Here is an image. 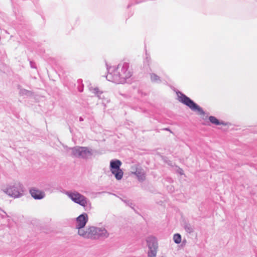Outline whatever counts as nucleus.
<instances>
[{
  "label": "nucleus",
  "mask_w": 257,
  "mask_h": 257,
  "mask_svg": "<svg viewBox=\"0 0 257 257\" xmlns=\"http://www.w3.org/2000/svg\"><path fill=\"white\" fill-rule=\"evenodd\" d=\"M107 65L108 74L106 78L109 81L119 84L124 83L126 80L130 78L132 75V72L129 69V63L123 62L119 63L117 67Z\"/></svg>",
  "instance_id": "obj_1"
},
{
  "label": "nucleus",
  "mask_w": 257,
  "mask_h": 257,
  "mask_svg": "<svg viewBox=\"0 0 257 257\" xmlns=\"http://www.w3.org/2000/svg\"><path fill=\"white\" fill-rule=\"evenodd\" d=\"M176 93L178 97V100L182 104L188 107L191 110L197 112L199 115H204L206 114L203 108L190 97L179 91L177 92Z\"/></svg>",
  "instance_id": "obj_2"
},
{
  "label": "nucleus",
  "mask_w": 257,
  "mask_h": 257,
  "mask_svg": "<svg viewBox=\"0 0 257 257\" xmlns=\"http://www.w3.org/2000/svg\"><path fill=\"white\" fill-rule=\"evenodd\" d=\"M25 189L20 182H15L13 185L8 186L4 192L14 198H20L24 194Z\"/></svg>",
  "instance_id": "obj_3"
},
{
  "label": "nucleus",
  "mask_w": 257,
  "mask_h": 257,
  "mask_svg": "<svg viewBox=\"0 0 257 257\" xmlns=\"http://www.w3.org/2000/svg\"><path fill=\"white\" fill-rule=\"evenodd\" d=\"M69 149L71 151V156L72 157L87 159L92 155V149L86 147L75 146Z\"/></svg>",
  "instance_id": "obj_4"
},
{
  "label": "nucleus",
  "mask_w": 257,
  "mask_h": 257,
  "mask_svg": "<svg viewBox=\"0 0 257 257\" xmlns=\"http://www.w3.org/2000/svg\"><path fill=\"white\" fill-rule=\"evenodd\" d=\"M68 195L70 199L75 203L87 208H91V203L89 200L85 196L82 195L79 192H69Z\"/></svg>",
  "instance_id": "obj_5"
},
{
  "label": "nucleus",
  "mask_w": 257,
  "mask_h": 257,
  "mask_svg": "<svg viewBox=\"0 0 257 257\" xmlns=\"http://www.w3.org/2000/svg\"><path fill=\"white\" fill-rule=\"evenodd\" d=\"M121 165V161L118 159H113L110 161V170L117 180H121L123 175V172L120 168Z\"/></svg>",
  "instance_id": "obj_6"
},
{
  "label": "nucleus",
  "mask_w": 257,
  "mask_h": 257,
  "mask_svg": "<svg viewBox=\"0 0 257 257\" xmlns=\"http://www.w3.org/2000/svg\"><path fill=\"white\" fill-rule=\"evenodd\" d=\"M146 242L149 248L148 257H156L158 247L157 238L152 235L149 236L146 238Z\"/></svg>",
  "instance_id": "obj_7"
},
{
  "label": "nucleus",
  "mask_w": 257,
  "mask_h": 257,
  "mask_svg": "<svg viewBox=\"0 0 257 257\" xmlns=\"http://www.w3.org/2000/svg\"><path fill=\"white\" fill-rule=\"evenodd\" d=\"M90 235L92 236L91 239H99L101 238H107L109 233L105 228L90 227Z\"/></svg>",
  "instance_id": "obj_8"
},
{
  "label": "nucleus",
  "mask_w": 257,
  "mask_h": 257,
  "mask_svg": "<svg viewBox=\"0 0 257 257\" xmlns=\"http://www.w3.org/2000/svg\"><path fill=\"white\" fill-rule=\"evenodd\" d=\"M88 220V215L86 213H83L76 218L75 228H84Z\"/></svg>",
  "instance_id": "obj_9"
},
{
  "label": "nucleus",
  "mask_w": 257,
  "mask_h": 257,
  "mask_svg": "<svg viewBox=\"0 0 257 257\" xmlns=\"http://www.w3.org/2000/svg\"><path fill=\"white\" fill-rule=\"evenodd\" d=\"M30 193L35 200H41L45 196L44 191L33 188L30 189Z\"/></svg>",
  "instance_id": "obj_10"
},
{
  "label": "nucleus",
  "mask_w": 257,
  "mask_h": 257,
  "mask_svg": "<svg viewBox=\"0 0 257 257\" xmlns=\"http://www.w3.org/2000/svg\"><path fill=\"white\" fill-rule=\"evenodd\" d=\"M78 229V233L79 235L86 238H91L90 227L84 230V228H76Z\"/></svg>",
  "instance_id": "obj_11"
},
{
  "label": "nucleus",
  "mask_w": 257,
  "mask_h": 257,
  "mask_svg": "<svg viewBox=\"0 0 257 257\" xmlns=\"http://www.w3.org/2000/svg\"><path fill=\"white\" fill-rule=\"evenodd\" d=\"M208 119L211 123L216 125H223L226 126L228 124V122L220 120L214 116H209L208 117Z\"/></svg>",
  "instance_id": "obj_12"
},
{
  "label": "nucleus",
  "mask_w": 257,
  "mask_h": 257,
  "mask_svg": "<svg viewBox=\"0 0 257 257\" xmlns=\"http://www.w3.org/2000/svg\"><path fill=\"white\" fill-rule=\"evenodd\" d=\"M134 174L137 176L139 181L143 182L146 179L145 174L142 169H137Z\"/></svg>",
  "instance_id": "obj_13"
},
{
  "label": "nucleus",
  "mask_w": 257,
  "mask_h": 257,
  "mask_svg": "<svg viewBox=\"0 0 257 257\" xmlns=\"http://www.w3.org/2000/svg\"><path fill=\"white\" fill-rule=\"evenodd\" d=\"M150 75L151 81L152 82L155 83H161L162 81L161 80V78L156 74L154 73H150Z\"/></svg>",
  "instance_id": "obj_14"
},
{
  "label": "nucleus",
  "mask_w": 257,
  "mask_h": 257,
  "mask_svg": "<svg viewBox=\"0 0 257 257\" xmlns=\"http://www.w3.org/2000/svg\"><path fill=\"white\" fill-rule=\"evenodd\" d=\"M184 228L186 232L189 234L192 233L194 231V226L191 225L190 223L186 222L184 223Z\"/></svg>",
  "instance_id": "obj_15"
},
{
  "label": "nucleus",
  "mask_w": 257,
  "mask_h": 257,
  "mask_svg": "<svg viewBox=\"0 0 257 257\" xmlns=\"http://www.w3.org/2000/svg\"><path fill=\"white\" fill-rule=\"evenodd\" d=\"M173 240L176 244H179L181 242V235L180 234L177 233L174 234Z\"/></svg>",
  "instance_id": "obj_16"
},
{
  "label": "nucleus",
  "mask_w": 257,
  "mask_h": 257,
  "mask_svg": "<svg viewBox=\"0 0 257 257\" xmlns=\"http://www.w3.org/2000/svg\"><path fill=\"white\" fill-rule=\"evenodd\" d=\"M151 58L150 56L149 55V54H148L147 53V52H146V58L144 61V65H147L149 67L150 65L151 64Z\"/></svg>",
  "instance_id": "obj_17"
},
{
  "label": "nucleus",
  "mask_w": 257,
  "mask_h": 257,
  "mask_svg": "<svg viewBox=\"0 0 257 257\" xmlns=\"http://www.w3.org/2000/svg\"><path fill=\"white\" fill-rule=\"evenodd\" d=\"M20 93L22 95H26L27 96H30L32 95V92L31 91L25 89L21 90Z\"/></svg>",
  "instance_id": "obj_18"
},
{
  "label": "nucleus",
  "mask_w": 257,
  "mask_h": 257,
  "mask_svg": "<svg viewBox=\"0 0 257 257\" xmlns=\"http://www.w3.org/2000/svg\"><path fill=\"white\" fill-rule=\"evenodd\" d=\"M144 1H136V2H135V4H134V3H133V2H132V1H131V2L129 3V4H128V6H127V9H129L130 7H131L132 6H133V5H134L135 4H140L141 3H142V2H144Z\"/></svg>",
  "instance_id": "obj_19"
},
{
  "label": "nucleus",
  "mask_w": 257,
  "mask_h": 257,
  "mask_svg": "<svg viewBox=\"0 0 257 257\" xmlns=\"http://www.w3.org/2000/svg\"><path fill=\"white\" fill-rule=\"evenodd\" d=\"M93 92L96 94L99 97H100V95L102 93L101 91H99L98 88L97 87L93 89Z\"/></svg>",
  "instance_id": "obj_20"
},
{
  "label": "nucleus",
  "mask_w": 257,
  "mask_h": 257,
  "mask_svg": "<svg viewBox=\"0 0 257 257\" xmlns=\"http://www.w3.org/2000/svg\"><path fill=\"white\" fill-rule=\"evenodd\" d=\"M30 65L32 68H37L36 64L35 62H34L33 61H32V60L30 61Z\"/></svg>",
  "instance_id": "obj_21"
},
{
  "label": "nucleus",
  "mask_w": 257,
  "mask_h": 257,
  "mask_svg": "<svg viewBox=\"0 0 257 257\" xmlns=\"http://www.w3.org/2000/svg\"><path fill=\"white\" fill-rule=\"evenodd\" d=\"M1 210H2V211L4 214H0L1 217H2V218H5L6 217H9V215H7V213L5 211H4V210H3L2 209H1Z\"/></svg>",
  "instance_id": "obj_22"
},
{
  "label": "nucleus",
  "mask_w": 257,
  "mask_h": 257,
  "mask_svg": "<svg viewBox=\"0 0 257 257\" xmlns=\"http://www.w3.org/2000/svg\"><path fill=\"white\" fill-rule=\"evenodd\" d=\"M168 189L170 191L173 192L174 191V187L172 185L168 186Z\"/></svg>",
  "instance_id": "obj_23"
},
{
  "label": "nucleus",
  "mask_w": 257,
  "mask_h": 257,
  "mask_svg": "<svg viewBox=\"0 0 257 257\" xmlns=\"http://www.w3.org/2000/svg\"><path fill=\"white\" fill-rule=\"evenodd\" d=\"M78 91L79 92H82L83 91V85H79L78 86Z\"/></svg>",
  "instance_id": "obj_24"
},
{
  "label": "nucleus",
  "mask_w": 257,
  "mask_h": 257,
  "mask_svg": "<svg viewBox=\"0 0 257 257\" xmlns=\"http://www.w3.org/2000/svg\"><path fill=\"white\" fill-rule=\"evenodd\" d=\"M178 172L180 174V175H183L184 174V171L183 170V169H181V168H179L178 171Z\"/></svg>",
  "instance_id": "obj_25"
},
{
  "label": "nucleus",
  "mask_w": 257,
  "mask_h": 257,
  "mask_svg": "<svg viewBox=\"0 0 257 257\" xmlns=\"http://www.w3.org/2000/svg\"><path fill=\"white\" fill-rule=\"evenodd\" d=\"M162 130L163 131H169L171 133H173V132H172V131L169 128V127H165V128H164L162 129Z\"/></svg>",
  "instance_id": "obj_26"
},
{
  "label": "nucleus",
  "mask_w": 257,
  "mask_h": 257,
  "mask_svg": "<svg viewBox=\"0 0 257 257\" xmlns=\"http://www.w3.org/2000/svg\"><path fill=\"white\" fill-rule=\"evenodd\" d=\"M77 83H78V84H79V85H83V84H82V79H78V80H77Z\"/></svg>",
  "instance_id": "obj_27"
},
{
  "label": "nucleus",
  "mask_w": 257,
  "mask_h": 257,
  "mask_svg": "<svg viewBox=\"0 0 257 257\" xmlns=\"http://www.w3.org/2000/svg\"><path fill=\"white\" fill-rule=\"evenodd\" d=\"M79 120L80 121H83V120H84V119H83V118L82 116H80V117H79Z\"/></svg>",
  "instance_id": "obj_28"
}]
</instances>
